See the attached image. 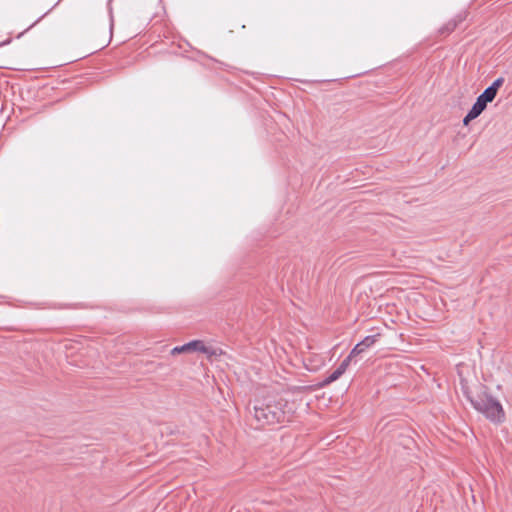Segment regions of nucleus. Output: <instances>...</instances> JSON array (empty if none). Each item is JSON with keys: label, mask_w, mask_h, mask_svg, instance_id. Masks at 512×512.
Here are the masks:
<instances>
[{"label": "nucleus", "mask_w": 512, "mask_h": 512, "mask_svg": "<svg viewBox=\"0 0 512 512\" xmlns=\"http://www.w3.org/2000/svg\"><path fill=\"white\" fill-rule=\"evenodd\" d=\"M477 118V116L475 114H473L470 110L469 112L467 113V115L464 117L463 119V124L464 125H468V123L470 121H472L473 119Z\"/></svg>", "instance_id": "6e6552de"}, {"label": "nucleus", "mask_w": 512, "mask_h": 512, "mask_svg": "<svg viewBox=\"0 0 512 512\" xmlns=\"http://www.w3.org/2000/svg\"><path fill=\"white\" fill-rule=\"evenodd\" d=\"M486 106L487 103L478 96L470 111L478 117L485 110Z\"/></svg>", "instance_id": "39448f33"}, {"label": "nucleus", "mask_w": 512, "mask_h": 512, "mask_svg": "<svg viewBox=\"0 0 512 512\" xmlns=\"http://www.w3.org/2000/svg\"><path fill=\"white\" fill-rule=\"evenodd\" d=\"M201 352L208 357L217 356L221 354V350L212 346L206 345L201 340H193L182 346H176L171 350L172 355L187 353V352Z\"/></svg>", "instance_id": "f03ea898"}, {"label": "nucleus", "mask_w": 512, "mask_h": 512, "mask_svg": "<svg viewBox=\"0 0 512 512\" xmlns=\"http://www.w3.org/2000/svg\"><path fill=\"white\" fill-rule=\"evenodd\" d=\"M350 363V357H347L342 361V363L337 367L335 371H333L325 380V383L329 384L336 381L344 372Z\"/></svg>", "instance_id": "20e7f679"}, {"label": "nucleus", "mask_w": 512, "mask_h": 512, "mask_svg": "<svg viewBox=\"0 0 512 512\" xmlns=\"http://www.w3.org/2000/svg\"><path fill=\"white\" fill-rule=\"evenodd\" d=\"M467 398L479 413L485 414L486 416H500L503 414L502 405L488 394H481L475 398L467 395Z\"/></svg>", "instance_id": "f257e3e1"}, {"label": "nucleus", "mask_w": 512, "mask_h": 512, "mask_svg": "<svg viewBox=\"0 0 512 512\" xmlns=\"http://www.w3.org/2000/svg\"><path fill=\"white\" fill-rule=\"evenodd\" d=\"M495 425H500L503 423L505 418H489Z\"/></svg>", "instance_id": "1a4fd4ad"}, {"label": "nucleus", "mask_w": 512, "mask_h": 512, "mask_svg": "<svg viewBox=\"0 0 512 512\" xmlns=\"http://www.w3.org/2000/svg\"><path fill=\"white\" fill-rule=\"evenodd\" d=\"M496 92L491 89L490 87H487L482 94L479 95V97L484 100L487 104L489 102H492L494 98L496 97Z\"/></svg>", "instance_id": "423d86ee"}, {"label": "nucleus", "mask_w": 512, "mask_h": 512, "mask_svg": "<svg viewBox=\"0 0 512 512\" xmlns=\"http://www.w3.org/2000/svg\"><path fill=\"white\" fill-rule=\"evenodd\" d=\"M503 83L504 78L499 77L489 87L497 93L498 89L503 85Z\"/></svg>", "instance_id": "0eeeda50"}, {"label": "nucleus", "mask_w": 512, "mask_h": 512, "mask_svg": "<svg viewBox=\"0 0 512 512\" xmlns=\"http://www.w3.org/2000/svg\"><path fill=\"white\" fill-rule=\"evenodd\" d=\"M375 341H376L375 335L365 337L361 342L356 344V346L352 349V351L350 352L348 357H350V359H351V358L361 354L367 348L371 347L375 343Z\"/></svg>", "instance_id": "7ed1b4c3"}, {"label": "nucleus", "mask_w": 512, "mask_h": 512, "mask_svg": "<svg viewBox=\"0 0 512 512\" xmlns=\"http://www.w3.org/2000/svg\"><path fill=\"white\" fill-rule=\"evenodd\" d=\"M270 414H272V416H275V415H276V412L269 411L268 413H262V415H261V416L267 417V416H269Z\"/></svg>", "instance_id": "9d476101"}]
</instances>
